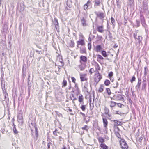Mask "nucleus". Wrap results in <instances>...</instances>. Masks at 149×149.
Instances as JSON below:
<instances>
[{
	"label": "nucleus",
	"mask_w": 149,
	"mask_h": 149,
	"mask_svg": "<svg viewBox=\"0 0 149 149\" xmlns=\"http://www.w3.org/2000/svg\"><path fill=\"white\" fill-rule=\"evenodd\" d=\"M29 126L32 132L33 131V127L35 129V136H33L35 140H36L37 139L38 135V129L36 127V125L35 123H33V121L31 122V123L29 124Z\"/></svg>",
	"instance_id": "obj_1"
},
{
	"label": "nucleus",
	"mask_w": 149,
	"mask_h": 149,
	"mask_svg": "<svg viewBox=\"0 0 149 149\" xmlns=\"http://www.w3.org/2000/svg\"><path fill=\"white\" fill-rule=\"evenodd\" d=\"M148 10V5L147 3H143V8H141L139 9L140 14L143 15L145 14L146 11Z\"/></svg>",
	"instance_id": "obj_2"
},
{
	"label": "nucleus",
	"mask_w": 149,
	"mask_h": 149,
	"mask_svg": "<svg viewBox=\"0 0 149 149\" xmlns=\"http://www.w3.org/2000/svg\"><path fill=\"white\" fill-rule=\"evenodd\" d=\"M120 143L122 149H128V146L124 139H121Z\"/></svg>",
	"instance_id": "obj_3"
},
{
	"label": "nucleus",
	"mask_w": 149,
	"mask_h": 149,
	"mask_svg": "<svg viewBox=\"0 0 149 149\" xmlns=\"http://www.w3.org/2000/svg\"><path fill=\"white\" fill-rule=\"evenodd\" d=\"M95 13L97 16V18H98L102 20H104L105 15L103 13L100 12L95 11Z\"/></svg>",
	"instance_id": "obj_4"
},
{
	"label": "nucleus",
	"mask_w": 149,
	"mask_h": 149,
	"mask_svg": "<svg viewBox=\"0 0 149 149\" xmlns=\"http://www.w3.org/2000/svg\"><path fill=\"white\" fill-rule=\"evenodd\" d=\"M111 99H113L115 100H124V98L122 97L121 95L120 94H117L114 95L112 97H111Z\"/></svg>",
	"instance_id": "obj_5"
},
{
	"label": "nucleus",
	"mask_w": 149,
	"mask_h": 149,
	"mask_svg": "<svg viewBox=\"0 0 149 149\" xmlns=\"http://www.w3.org/2000/svg\"><path fill=\"white\" fill-rule=\"evenodd\" d=\"M138 83L135 87V88L137 91L139 90L140 89V86L141 83V78L139 77L138 78Z\"/></svg>",
	"instance_id": "obj_6"
},
{
	"label": "nucleus",
	"mask_w": 149,
	"mask_h": 149,
	"mask_svg": "<svg viewBox=\"0 0 149 149\" xmlns=\"http://www.w3.org/2000/svg\"><path fill=\"white\" fill-rule=\"evenodd\" d=\"M102 120L103 123L104 127L106 131H107V126L108 124V122L107 120L105 118H103Z\"/></svg>",
	"instance_id": "obj_7"
},
{
	"label": "nucleus",
	"mask_w": 149,
	"mask_h": 149,
	"mask_svg": "<svg viewBox=\"0 0 149 149\" xmlns=\"http://www.w3.org/2000/svg\"><path fill=\"white\" fill-rule=\"evenodd\" d=\"M26 65L25 64H23V67H22V77L23 78V79H24L26 75Z\"/></svg>",
	"instance_id": "obj_8"
},
{
	"label": "nucleus",
	"mask_w": 149,
	"mask_h": 149,
	"mask_svg": "<svg viewBox=\"0 0 149 149\" xmlns=\"http://www.w3.org/2000/svg\"><path fill=\"white\" fill-rule=\"evenodd\" d=\"M98 75L97 76L96 78L95 79V82L96 83V85L97 84L98 82L101 80V79L102 78V75L100 74L98 72Z\"/></svg>",
	"instance_id": "obj_9"
},
{
	"label": "nucleus",
	"mask_w": 149,
	"mask_h": 149,
	"mask_svg": "<svg viewBox=\"0 0 149 149\" xmlns=\"http://www.w3.org/2000/svg\"><path fill=\"white\" fill-rule=\"evenodd\" d=\"M54 24L55 25V27L57 31H58L59 30V25L58 23V20L56 18H55L54 19Z\"/></svg>",
	"instance_id": "obj_10"
},
{
	"label": "nucleus",
	"mask_w": 149,
	"mask_h": 149,
	"mask_svg": "<svg viewBox=\"0 0 149 149\" xmlns=\"http://www.w3.org/2000/svg\"><path fill=\"white\" fill-rule=\"evenodd\" d=\"M84 97L82 94H80L78 97V101L80 103L84 104Z\"/></svg>",
	"instance_id": "obj_11"
},
{
	"label": "nucleus",
	"mask_w": 149,
	"mask_h": 149,
	"mask_svg": "<svg viewBox=\"0 0 149 149\" xmlns=\"http://www.w3.org/2000/svg\"><path fill=\"white\" fill-rule=\"evenodd\" d=\"M86 74H80V78L81 81H86L87 80V78L85 77L86 76Z\"/></svg>",
	"instance_id": "obj_12"
},
{
	"label": "nucleus",
	"mask_w": 149,
	"mask_h": 149,
	"mask_svg": "<svg viewBox=\"0 0 149 149\" xmlns=\"http://www.w3.org/2000/svg\"><path fill=\"white\" fill-rule=\"evenodd\" d=\"M77 45H85L84 40L83 39H79V41L77 42Z\"/></svg>",
	"instance_id": "obj_13"
},
{
	"label": "nucleus",
	"mask_w": 149,
	"mask_h": 149,
	"mask_svg": "<svg viewBox=\"0 0 149 149\" xmlns=\"http://www.w3.org/2000/svg\"><path fill=\"white\" fill-rule=\"evenodd\" d=\"M102 49L101 46L100 45H98L96 46L95 48L94 49V50L96 52H100Z\"/></svg>",
	"instance_id": "obj_14"
},
{
	"label": "nucleus",
	"mask_w": 149,
	"mask_h": 149,
	"mask_svg": "<svg viewBox=\"0 0 149 149\" xmlns=\"http://www.w3.org/2000/svg\"><path fill=\"white\" fill-rule=\"evenodd\" d=\"M136 39H137L138 40V43L139 45V46H140V44L142 43L143 38L141 36H138V38H136Z\"/></svg>",
	"instance_id": "obj_15"
},
{
	"label": "nucleus",
	"mask_w": 149,
	"mask_h": 149,
	"mask_svg": "<svg viewBox=\"0 0 149 149\" xmlns=\"http://www.w3.org/2000/svg\"><path fill=\"white\" fill-rule=\"evenodd\" d=\"M103 27L102 26H99L97 27V30L100 33H102L103 31Z\"/></svg>",
	"instance_id": "obj_16"
},
{
	"label": "nucleus",
	"mask_w": 149,
	"mask_h": 149,
	"mask_svg": "<svg viewBox=\"0 0 149 149\" xmlns=\"http://www.w3.org/2000/svg\"><path fill=\"white\" fill-rule=\"evenodd\" d=\"M81 23L83 26H86L87 24L86 23V21L84 17H83L81 19Z\"/></svg>",
	"instance_id": "obj_17"
},
{
	"label": "nucleus",
	"mask_w": 149,
	"mask_h": 149,
	"mask_svg": "<svg viewBox=\"0 0 149 149\" xmlns=\"http://www.w3.org/2000/svg\"><path fill=\"white\" fill-rule=\"evenodd\" d=\"M80 60L83 62H86L87 61V58L86 56H81L80 57Z\"/></svg>",
	"instance_id": "obj_18"
},
{
	"label": "nucleus",
	"mask_w": 149,
	"mask_h": 149,
	"mask_svg": "<svg viewBox=\"0 0 149 149\" xmlns=\"http://www.w3.org/2000/svg\"><path fill=\"white\" fill-rule=\"evenodd\" d=\"M100 146L103 149H108V146L106 145L104 143H101L100 145Z\"/></svg>",
	"instance_id": "obj_19"
},
{
	"label": "nucleus",
	"mask_w": 149,
	"mask_h": 149,
	"mask_svg": "<svg viewBox=\"0 0 149 149\" xmlns=\"http://www.w3.org/2000/svg\"><path fill=\"white\" fill-rule=\"evenodd\" d=\"M28 91L29 94H30V91L31 89V83L30 82H28Z\"/></svg>",
	"instance_id": "obj_20"
},
{
	"label": "nucleus",
	"mask_w": 149,
	"mask_h": 149,
	"mask_svg": "<svg viewBox=\"0 0 149 149\" xmlns=\"http://www.w3.org/2000/svg\"><path fill=\"white\" fill-rule=\"evenodd\" d=\"M72 1L71 0H67V5L70 8H71L72 5Z\"/></svg>",
	"instance_id": "obj_21"
},
{
	"label": "nucleus",
	"mask_w": 149,
	"mask_h": 149,
	"mask_svg": "<svg viewBox=\"0 0 149 149\" xmlns=\"http://www.w3.org/2000/svg\"><path fill=\"white\" fill-rule=\"evenodd\" d=\"M107 31L108 32V35L109 36V37L110 39V40H111L113 38V37L112 36V33L110 32L109 29H107Z\"/></svg>",
	"instance_id": "obj_22"
},
{
	"label": "nucleus",
	"mask_w": 149,
	"mask_h": 149,
	"mask_svg": "<svg viewBox=\"0 0 149 149\" xmlns=\"http://www.w3.org/2000/svg\"><path fill=\"white\" fill-rule=\"evenodd\" d=\"M3 80H1V88L3 90V92H6L5 88V84H3L2 83Z\"/></svg>",
	"instance_id": "obj_23"
},
{
	"label": "nucleus",
	"mask_w": 149,
	"mask_h": 149,
	"mask_svg": "<svg viewBox=\"0 0 149 149\" xmlns=\"http://www.w3.org/2000/svg\"><path fill=\"white\" fill-rule=\"evenodd\" d=\"M17 118L18 120H21V122L22 123L23 117L22 114L21 113L19 114L18 115Z\"/></svg>",
	"instance_id": "obj_24"
},
{
	"label": "nucleus",
	"mask_w": 149,
	"mask_h": 149,
	"mask_svg": "<svg viewBox=\"0 0 149 149\" xmlns=\"http://www.w3.org/2000/svg\"><path fill=\"white\" fill-rule=\"evenodd\" d=\"M100 0H96L95 2V7L99 6L100 5Z\"/></svg>",
	"instance_id": "obj_25"
},
{
	"label": "nucleus",
	"mask_w": 149,
	"mask_h": 149,
	"mask_svg": "<svg viewBox=\"0 0 149 149\" xmlns=\"http://www.w3.org/2000/svg\"><path fill=\"white\" fill-rule=\"evenodd\" d=\"M79 67L81 71H83L86 68V65H81L79 66Z\"/></svg>",
	"instance_id": "obj_26"
},
{
	"label": "nucleus",
	"mask_w": 149,
	"mask_h": 149,
	"mask_svg": "<svg viewBox=\"0 0 149 149\" xmlns=\"http://www.w3.org/2000/svg\"><path fill=\"white\" fill-rule=\"evenodd\" d=\"M111 24L113 25V28L115 26V20L113 17H111Z\"/></svg>",
	"instance_id": "obj_27"
},
{
	"label": "nucleus",
	"mask_w": 149,
	"mask_h": 149,
	"mask_svg": "<svg viewBox=\"0 0 149 149\" xmlns=\"http://www.w3.org/2000/svg\"><path fill=\"white\" fill-rule=\"evenodd\" d=\"M62 88H63L64 87H65L67 85V81L66 80H63V82L62 84Z\"/></svg>",
	"instance_id": "obj_28"
},
{
	"label": "nucleus",
	"mask_w": 149,
	"mask_h": 149,
	"mask_svg": "<svg viewBox=\"0 0 149 149\" xmlns=\"http://www.w3.org/2000/svg\"><path fill=\"white\" fill-rule=\"evenodd\" d=\"M98 139L99 143H103L104 141V139L102 137H99Z\"/></svg>",
	"instance_id": "obj_29"
},
{
	"label": "nucleus",
	"mask_w": 149,
	"mask_h": 149,
	"mask_svg": "<svg viewBox=\"0 0 149 149\" xmlns=\"http://www.w3.org/2000/svg\"><path fill=\"white\" fill-rule=\"evenodd\" d=\"M80 52L82 54L86 53V50L85 48L84 47L81 48Z\"/></svg>",
	"instance_id": "obj_30"
},
{
	"label": "nucleus",
	"mask_w": 149,
	"mask_h": 149,
	"mask_svg": "<svg viewBox=\"0 0 149 149\" xmlns=\"http://www.w3.org/2000/svg\"><path fill=\"white\" fill-rule=\"evenodd\" d=\"M110 84V82L109 80L108 79H106L104 82V84L106 86H109Z\"/></svg>",
	"instance_id": "obj_31"
},
{
	"label": "nucleus",
	"mask_w": 149,
	"mask_h": 149,
	"mask_svg": "<svg viewBox=\"0 0 149 149\" xmlns=\"http://www.w3.org/2000/svg\"><path fill=\"white\" fill-rule=\"evenodd\" d=\"M86 105H82L80 108L82 109L83 111H85L86 108Z\"/></svg>",
	"instance_id": "obj_32"
},
{
	"label": "nucleus",
	"mask_w": 149,
	"mask_h": 149,
	"mask_svg": "<svg viewBox=\"0 0 149 149\" xmlns=\"http://www.w3.org/2000/svg\"><path fill=\"white\" fill-rule=\"evenodd\" d=\"M101 54L104 57H106L108 56V55L107 54L106 52L105 51L102 50L101 52Z\"/></svg>",
	"instance_id": "obj_33"
},
{
	"label": "nucleus",
	"mask_w": 149,
	"mask_h": 149,
	"mask_svg": "<svg viewBox=\"0 0 149 149\" xmlns=\"http://www.w3.org/2000/svg\"><path fill=\"white\" fill-rule=\"evenodd\" d=\"M111 105L110 107H115V106L116 105V104H117L115 102L111 101Z\"/></svg>",
	"instance_id": "obj_34"
},
{
	"label": "nucleus",
	"mask_w": 149,
	"mask_h": 149,
	"mask_svg": "<svg viewBox=\"0 0 149 149\" xmlns=\"http://www.w3.org/2000/svg\"><path fill=\"white\" fill-rule=\"evenodd\" d=\"M140 18L141 22L145 21V20L143 15L140 14Z\"/></svg>",
	"instance_id": "obj_35"
},
{
	"label": "nucleus",
	"mask_w": 149,
	"mask_h": 149,
	"mask_svg": "<svg viewBox=\"0 0 149 149\" xmlns=\"http://www.w3.org/2000/svg\"><path fill=\"white\" fill-rule=\"evenodd\" d=\"M104 86L103 85H100V87L99 88V89L98 90V91L99 92H102L103 91V88Z\"/></svg>",
	"instance_id": "obj_36"
},
{
	"label": "nucleus",
	"mask_w": 149,
	"mask_h": 149,
	"mask_svg": "<svg viewBox=\"0 0 149 149\" xmlns=\"http://www.w3.org/2000/svg\"><path fill=\"white\" fill-rule=\"evenodd\" d=\"M81 128L83 130H85L86 131H88V130L89 129V127L87 125H85Z\"/></svg>",
	"instance_id": "obj_37"
},
{
	"label": "nucleus",
	"mask_w": 149,
	"mask_h": 149,
	"mask_svg": "<svg viewBox=\"0 0 149 149\" xmlns=\"http://www.w3.org/2000/svg\"><path fill=\"white\" fill-rule=\"evenodd\" d=\"M106 92L108 95H110L111 93L110 89L109 88H107L106 89Z\"/></svg>",
	"instance_id": "obj_38"
},
{
	"label": "nucleus",
	"mask_w": 149,
	"mask_h": 149,
	"mask_svg": "<svg viewBox=\"0 0 149 149\" xmlns=\"http://www.w3.org/2000/svg\"><path fill=\"white\" fill-rule=\"evenodd\" d=\"M138 32V30H136L135 32L133 34V36L134 38L136 40V38H137V34Z\"/></svg>",
	"instance_id": "obj_39"
},
{
	"label": "nucleus",
	"mask_w": 149,
	"mask_h": 149,
	"mask_svg": "<svg viewBox=\"0 0 149 149\" xmlns=\"http://www.w3.org/2000/svg\"><path fill=\"white\" fill-rule=\"evenodd\" d=\"M104 110L105 111V113L106 114H107L108 113H109V110L108 108H107L106 107H105Z\"/></svg>",
	"instance_id": "obj_40"
},
{
	"label": "nucleus",
	"mask_w": 149,
	"mask_h": 149,
	"mask_svg": "<svg viewBox=\"0 0 149 149\" xmlns=\"http://www.w3.org/2000/svg\"><path fill=\"white\" fill-rule=\"evenodd\" d=\"M13 131L14 132V133L15 134H17L18 133V131H17L16 127H13Z\"/></svg>",
	"instance_id": "obj_41"
},
{
	"label": "nucleus",
	"mask_w": 149,
	"mask_h": 149,
	"mask_svg": "<svg viewBox=\"0 0 149 149\" xmlns=\"http://www.w3.org/2000/svg\"><path fill=\"white\" fill-rule=\"evenodd\" d=\"M88 83L87 82H86L84 85V87L85 89L86 90H87V87L88 86Z\"/></svg>",
	"instance_id": "obj_42"
},
{
	"label": "nucleus",
	"mask_w": 149,
	"mask_h": 149,
	"mask_svg": "<svg viewBox=\"0 0 149 149\" xmlns=\"http://www.w3.org/2000/svg\"><path fill=\"white\" fill-rule=\"evenodd\" d=\"M146 83H142V89H145L146 88Z\"/></svg>",
	"instance_id": "obj_43"
},
{
	"label": "nucleus",
	"mask_w": 149,
	"mask_h": 149,
	"mask_svg": "<svg viewBox=\"0 0 149 149\" xmlns=\"http://www.w3.org/2000/svg\"><path fill=\"white\" fill-rule=\"evenodd\" d=\"M3 93L4 95L5 99H6V98L8 97V93L6 92H3Z\"/></svg>",
	"instance_id": "obj_44"
},
{
	"label": "nucleus",
	"mask_w": 149,
	"mask_h": 149,
	"mask_svg": "<svg viewBox=\"0 0 149 149\" xmlns=\"http://www.w3.org/2000/svg\"><path fill=\"white\" fill-rule=\"evenodd\" d=\"M116 2L117 6L118 8H120V2L119 0H116Z\"/></svg>",
	"instance_id": "obj_45"
},
{
	"label": "nucleus",
	"mask_w": 149,
	"mask_h": 149,
	"mask_svg": "<svg viewBox=\"0 0 149 149\" xmlns=\"http://www.w3.org/2000/svg\"><path fill=\"white\" fill-rule=\"evenodd\" d=\"M147 67H145L144 68V75L145 76H146V75L147 74Z\"/></svg>",
	"instance_id": "obj_46"
},
{
	"label": "nucleus",
	"mask_w": 149,
	"mask_h": 149,
	"mask_svg": "<svg viewBox=\"0 0 149 149\" xmlns=\"http://www.w3.org/2000/svg\"><path fill=\"white\" fill-rule=\"evenodd\" d=\"M70 46L72 47H73L74 46V43L73 41H71L70 43Z\"/></svg>",
	"instance_id": "obj_47"
},
{
	"label": "nucleus",
	"mask_w": 149,
	"mask_h": 149,
	"mask_svg": "<svg viewBox=\"0 0 149 149\" xmlns=\"http://www.w3.org/2000/svg\"><path fill=\"white\" fill-rule=\"evenodd\" d=\"M141 23L142 26L144 27H146L147 26V25L146 23V21L141 22Z\"/></svg>",
	"instance_id": "obj_48"
},
{
	"label": "nucleus",
	"mask_w": 149,
	"mask_h": 149,
	"mask_svg": "<svg viewBox=\"0 0 149 149\" xmlns=\"http://www.w3.org/2000/svg\"><path fill=\"white\" fill-rule=\"evenodd\" d=\"M88 49L90 50L91 48V43H88Z\"/></svg>",
	"instance_id": "obj_49"
},
{
	"label": "nucleus",
	"mask_w": 149,
	"mask_h": 149,
	"mask_svg": "<svg viewBox=\"0 0 149 149\" xmlns=\"http://www.w3.org/2000/svg\"><path fill=\"white\" fill-rule=\"evenodd\" d=\"M136 80V78L134 76H133L130 80L131 82L132 83L133 81H135Z\"/></svg>",
	"instance_id": "obj_50"
},
{
	"label": "nucleus",
	"mask_w": 149,
	"mask_h": 149,
	"mask_svg": "<svg viewBox=\"0 0 149 149\" xmlns=\"http://www.w3.org/2000/svg\"><path fill=\"white\" fill-rule=\"evenodd\" d=\"M97 59H99L101 60H103L104 59V58L100 55L98 54L97 55Z\"/></svg>",
	"instance_id": "obj_51"
},
{
	"label": "nucleus",
	"mask_w": 149,
	"mask_h": 149,
	"mask_svg": "<svg viewBox=\"0 0 149 149\" xmlns=\"http://www.w3.org/2000/svg\"><path fill=\"white\" fill-rule=\"evenodd\" d=\"M113 73L112 71L110 72L108 74V76L109 77H112L113 75Z\"/></svg>",
	"instance_id": "obj_52"
},
{
	"label": "nucleus",
	"mask_w": 149,
	"mask_h": 149,
	"mask_svg": "<svg viewBox=\"0 0 149 149\" xmlns=\"http://www.w3.org/2000/svg\"><path fill=\"white\" fill-rule=\"evenodd\" d=\"M94 72V71L93 68H91L89 71V72L91 74H92Z\"/></svg>",
	"instance_id": "obj_53"
},
{
	"label": "nucleus",
	"mask_w": 149,
	"mask_h": 149,
	"mask_svg": "<svg viewBox=\"0 0 149 149\" xmlns=\"http://www.w3.org/2000/svg\"><path fill=\"white\" fill-rule=\"evenodd\" d=\"M136 22L137 25V27H138L139 26H140V22L138 20H136Z\"/></svg>",
	"instance_id": "obj_54"
},
{
	"label": "nucleus",
	"mask_w": 149,
	"mask_h": 149,
	"mask_svg": "<svg viewBox=\"0 0 149 149\" xmlns=\"http://www.w3.org/2000/svg\"><path fill=\"white\" fill-rule=\"evenodd\" d=\"M71 79H72V81L73 83H74V84L76 83L75 82L76 79H75V78L74 77H72Z\"/></svg>",
	"instance_id": "obj_55"
},
{
	"label": "nucleus",
	"mask_w": 149,
	"mask_h": 149,
	"mask_svg": "<svg viewBox=\"0 0 149 149\" xmlns=\"http://www.w3.org/2000/svg\"><path fill=\"white\" fill-rule=\"evenodd\" d=\"M52 144L51 142H49L47 144L48 149H50V145Z\"/></svg>",
	"instance_id": "obj_56"
},
{
	"label": "nucleus",
	"mask_w": 149,
	"mask_h": 149,
	"mask_svg": "<svg viewBox=\"0 0 149 149\" xmlns=\"http://www.w3.org/2000/svg\"><path fill=\"white\" fill-rule=\"evenodd\" d=\"M117 105L118 107H119L120 108H122V107L124 106L123 105L120 103H117Z\"/></svg>",
	"instance_id": "obj_57"
},
{
	"label": "nucleus",
	"mask_w": 149,
	"mask_h": 149,
	"mask_svg": "<svg viewBox=\"0 0 149 149\" xmlns=\"http://www.w3.org/2000/svg\"><path fill=\"white\" fill-rule=\"evenodd\" d=\"M34 53L33 52L31 51L30 55V56L31 57H32L34 56Z\"/></svg>",
	"instance_id": "obj_58"
},
{
	"label": "nucleus",
	"mask_w": 149,
	"mask_h": 149,
	"mask_svg": "<svg viewBox=\"0 0 149 149\" xmlns=\"http://www.w3.org/2000/svg\"><path fill=\"white\" fill-rule=\"evenodd\" d=\"M74 87L76 90L79 89L77 86V84L76 83L75 84Z\"/></svg>",
	"instance_id": "obj_59"
},
{
	"label": "nucleus",
	"mask_w": 149,
	"mask_h": 149,
	"mask_svg": "<svg viewBox=\"0 0 149 149\" xmlns=\"http://www.w3.org/2000/svg\"><path fill=\"white\" fill-rule=\"evenodd\" d=\"M121 125V122H118V124H114L115 126H117L118 125Z\"/></svg>",
	"instance_id": "obj_60"
},
{
	"label": "nucleus",
	"mask_w": 149,
	"mask_h": 149,
	"mask_svg": "<svg viewBox=\"0 0 149 149\" xmlns=\"http://www.w3.org/2000/svg\"><path fill=\"white\" fill-rule=\"evenodd\" d=\"M70 97L71 99V100H72V101H72V103L73 104H74L75 102H74V101L75 100H76L77 99V98H74L73 99V98H72V97Z\"/></svg>",
	"instance_id": "obj_61"
},
{
	"label": "nucleus",
	"mask_w": 149,
	"mask_h": 149,
	"mask_svg": "<svg viewBox=\"0 0 149 149\" xmlns=\"http://www.w3.org/2000/svg\"><path fill=\"white\" fill-rule=\"evenodd\" d=\"M143 136H141L139 137V141L141 143V142L142 141L143 139Z\"/></svg>",
	"instance_id": "obj_62"
},
{
	"label": "nucleus",
	"mask_w": 149,
	"mask_h": 149,
	"mask_svg": "<svg viewBox=\"0 0 149 149\" xmlns=\"http://www.w3.org/2000/svg\"><path fill=\"white\" fill-rule=\"evenodd\" d=\"M88 5H87V4H85L84 5V9L86 10L87 9Z\"/></svg>",
	"instance_id": "obj_63"
},
{
	"label": "nucleus",
	"mask_w": 149,
	"mask_h": 149,
	"mask_svg": "<svg viewBox=\"0 0 149 149\" xmlns=\"http://www.w3.org/2000/svg\"><path fill=\"white\" fill-rule=\"evenodd\" d=\"M129 93V91L128 90L126 91V92H125V95L127 97H128L129 96L128 95Z\"/></svg>",
	"instance_id": "obj_64"
}]
</instances>
